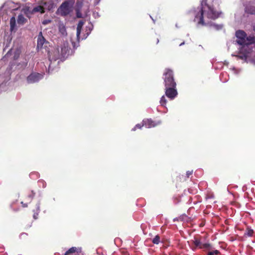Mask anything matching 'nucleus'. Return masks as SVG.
Returning a JSON list of instances; mask_svg holds the SVG:
<instances>
[{
    "label": "nucleus",
    "instance_id": "obj_1",
    "mask_svg": "<svg viewBox=\"0 0 255 255\" xmlns=\"http://www.w3.org/2000/svg\"><path fill=\"white\" fill-rule=\"evenodd\" d=\"M237 43L241 47L239 48V53L237 57L247 62L251 61L255 64V57L252 59H250L251 55H253L252 51V43L254 41V37L250 40L246 38V33L242 30H238L236 33Z\"/></svg>",
    "mask_w": 255,
    "mask_h": 255
},
{
    "label": "nucleus",
    "instance_id": "obj_2",
    "mask_svg": "<svg viewBox=\"0 0 255 255\" xmlns=\"http://www.w3.org/2000/svg\"><path fill=\"white\" fill-rule=\"evenodd\" d=\"M70 48L68 46V43H64L63 45L61 47L60 52L59 49L55 50L53 53H56L57 54L56 55L53 56L52 54L49 53L48 57L50 61H55L57 59H62L65 58L68 55Z\"/></svg>",
    "mask_w": 255,
    "mask_h": 255
},
{
    "label": "nucleus",
    "instance_id": "obj_3",
    "mask_svg": "<svg viewBox=\"0 0 255 255\" xmlns=\"http://www.w3.org/2000/svg\"><path fill=\"white\" fill-rule=\"evenodd\" d=\"M163 79L165 87L176 86L173 71L170 68H165L163 74Z\"/></svg>",
    "mask_w": 255,
    "mask_h": 255
},
{
    "label": "nucleus",
    "instance_id": "obj_4",
    "mask_svg": "<svg viewBox=\"0 0 255 255\" xmlns=\"http://www.w3.org/2000/svg\"><path fill=\"white\" fill-rule=\"evenodd\" d=\"M59 14L61 16H67L72 11V5L70 1L66 0L63 2L58 9Z\"/></svg>",
    "mask_w": 255,
    "mask_h": 255
},
{
    "label": "nucleus",
    "instance_id": "obj_5",
    "mask_svg": "<svg viewBox=\"0 0 255 255\" xmlns=\"http://www.w3.org/2000/svg\"><path fill=\"white\" fill-rule=\"evenodd\" d=\"M43 78V75L39 73L32 72L26 78L28 84H32L38 82Z\"/></svg>",
    "mask_w": 255,
    "mask_h": 255
},
{
    "label": "nucleus",
    "instance_id": "obj_6",
    "mask_svg": "<svg viewBox=\"0 0 255 255\" xmlns=\"http://www.w3.org/2000/svg\"><path fill=\"white\" fill-rule=\"evenodd\" d=\"M165 95L171 100L174 99L178 95L176 86L165 87Z\"/></svg>",
    "mask_w": 255,
    "mask_h": 255
},
{
    "label": "nucleus",
    "instance_id": "obj_7",
    "mask_svg": "<svg viewBox=\"0 0 255 255\" xmlns=\"http://www.w3.org/2000/svg\"><path fill=\"white\" fill-rule=\"evenodd\" d=\"M208 18H210L213 19H215L219 17L221 12H219L217 10L216 7L214 6H208Z\"/></svg>",
    "mask_w": 255,
    "mask_h": 255
},
{
    "label": "nucleus",
    "instance_id": "obj_8",
    "mask_svg": "<svg viewBox=\"0 0 255 255\" xmlns=\"http://www.w3.org/2000/svg\"><path fill=\"white\" fill-rule=\"evenodd\" d=\"M64 255H83V253L81 248L73 247L68 249Z\"/></svg>",
    "mask_w": 255,
    "mask_h": 255
},
{
    "label": "nucleus",
    "instance_id": "obj_9",
    "mask_svg": "<svg viewBox=\"0 0 255 255\" xmlns=\"http://www.w3.org/2000/svg\"><path fill=\"white\" fill-rule=\"evenodd\" d=\"M44 44H48V42L46 41L45 39L42 35V32H40L37 37V48L38 49H42Z\"/></svg>",
    "mask_w": 255,
    "mask_h": 255
},
{
    "label": "nucleus",
    "instance_id": "obj_10",
    "mask_svg": "<svg viewBox=\"0 0 255 255\" xmlns=\"http://www.w3.org/2000/svg\"><path fill=\"white\" fill-rule=\"evenodd\" d=\"M204 11L203 7H202L199 10V12L195 15L194 21H196L198 24L201 25H205L203 18Z\"/></svg>",
    "mask_w": 255,
    "mask_h": 255
},
{
    "label": "nucleus",
    "instance_id": "obj_11",
    "mask_svg": "<svg viewBox=\"0 0 255 255\" xmlns=\"http://www.w3.org/2000/svg\"><path fill=\"white\" fill-rule=\"evenodd\" d=\"M194 244L196 248H199L205 250H207V243L204 242L202 239H195Z\"/></svg>",
    "mask_w": 255,
    "mask_h": 255
},
{
    "label": "nucleus",
    "instance_id": "obj_12",
    "mask_svg": "<svg viewBox=\"0 0 255 255\" xmlns=\"http://www.w3.org/2000/svg\"><path fill=\"white\" fill-rule=\"evenodd\" d=\"M42 4L44 6V9H47L49 11L52 10L56 6L53 0H47L45 1H43Z\"/></svg>",
    "mask_w": 255,
    "mask_h": 255
},
{
    "label": "nucleus",
    "instance_id": "obj_13",
    "mask_svg": "<svg viewBox=\"0 0 255 255\" xmlns=\"http://www.w3.org/2000/svg\"><path fill=\"white\" fill-rule=\"evenodd\" d=\"M143 125L147 128H151L156 126L154 122L151 119H145L143 121Z\"/></svg>",
    "mask_w": 255,
    "mask_h": 255
},
{
    "label": "nucleus",
    "instance_id": "obj_14",
    "mask_svg": "<svg viewBox=\"0 0 255 255\" xmlns=\"http://www.w3.org/2000/svg\"><path fill=\"white\" fill-rule=\"evenodd\" d=\"M85 23V21L83 20H80L79 21L77 26V31H76V35L77 38L79 39L80 37V35L81 32V30L82 29L83 26L84 25Z\"/></svg>",
    "mask_w": 255,
    "mask_h": 255
},
{
    "label": "nucleus",
    "instance_id": "obj_15",
    "mask_svg": "<svg viewBox=\"0 0 255 255\" xmlns=\"http://www.w3.org/2000/svg\"><path fill=\"white\" fill-rule=\"evenodd\" d=\"M32 212H33V218L35 220L37 219L38 218V214L40 212V203L39 202H38L36 204L34 209H33L32 210Z\"/></svg>",
    "mask_w": 255,
    "mask_h": 255
},
{
    "label": "nucleus",
    "instance_id": "obj_16",
    "mask_svg": "<svg viewBox=\"0 0 255 255\" xmlns=\"http://www.w3.org/2000/svg\"><path fill=\"white\" fill-rule=\"evenodd\" d=\"M40 12L41 13H43L45 12L44 6L42 5H38L33 8L31 10V13H35Z\"/></svg>",
    "mask_w": 255,
    "mask_h": 255
},
{
    "label": "nucleus",
    "instance_id": "obj_17",
    "mask_svg": "<svg viewBox=\"0 0 255 255\" xmlns=\"http://www.w3.org/2000/svg\"><path fill=\"white\" fill-rule=\"evenodd\" d=\"M222 28V25H218L213 23H209L208 22V28L210 29L219 30Z\"/></svg>",
    "mask_w": 255,
    "mask_h": 255
},
{
    "label": "nucleus",
    "instance_id": "obj_18",
    "mask_svg": "<svg viewBox=\"0 0 255 255\" xmlns=\"http://www.w3.org/2000/svg\"><path fill=\"white\" fill-rule=\"evenodd\" d=\"M191 217H189L188 216H187L185 214H182L181 216H180L177 220L178 221H185L186 222H189L191 221Z\"/></svg>",
    "mask_w": 255,
    "mask_h": 255
},
{
    "label": "nucleus",
    "instance_id": "obj_19",
    "mask_svg": "<svg viewBox=\"0 0 255 255\" xmlns=\"http://www.w3.org/2000/svg\"><path fill=\"white\" fill-rule=\"evenodd\" d=\"M16 26V21L15 18L14 16H12L10 19V30H13Z\"/></svg>",
    "mask_w": 255,
    "mask_h": 255
},
{
    "label": "nucleus",
    "instance_id": "obj_20",
    "mask_svg": "<svg viewBox=\"0 0 255 255\" xmlns=\"http://www.w3.org/2000/svg\"><path fill=\"white\" fill-rule=\"evenodd\" d=\"M26 21V19L22 14H19L17 18V23L19 24H23Z\"/></svg>",
    "mask_w": 255,
    "mask_h": 255
},
{
    "label": "nucleus",
    "instance_id": "obj_21",
    "mask_svg": "<svg viewBox=\"0 0 255 255\" xmlns=\"http://www.w3.org/2000/svg\"><path fill=\"white\" fill-rule=\"evenodd\" d=\"M35 192L33 190H31L28 193L26 197L28 198V201L30 202L35 196Z\"/></svg>",
    "mask_w": 255,
    "mask_h": 255
},
{
    "label": "nucleus",
    "instance_id": "obj_22",
    "mask_svg": "<svg viewBox=\"0 0 255 255\" xmlns=\"http://www.w3.org/2000/svg\"><path fill=\"white\" fill-rule=\"evenodd\" d=\"M23 12L26 15V16H28L29 14H33V13H31V11L30 10L29 7L26 6L23 9Z\"/></svg>",
    "mask_w": 255,
    "mask_h": 255
},
{
    "label": "nucleus",
    "instance_id": "obj_23",
    "mask_svg": "<svg viewBox=\"0 0 255 255\" xmlns=\"http://www.w3.org/2000/svg\"><path fill=\"white\" fill-rule=\"evenodd\" d=\"M160 103L161 106L163 107H165L167 103V100H166L164 96H162V97L161 98L160 100Z\"/></svg>",
    "mask_w": 255,
    "mask_h": 255
},
{
    "label": "nucleus",
    "instance_id": "obj_24",
    "mask_svg": "<svg viewBox=\"0 0 255 255\" xmlns=\"http://www.w3.org/2000/svg\"><path fill=\"white\" fill-rule=\"evenodd\" d=\"M160 238L159 235H156L152 240V242L154 244H158L160 242Z\"/></svg>",
    "mask_w": 255,
    "mask_h": 255
},
{
    "label": "nucleus",
    "instance_id": "obj_25",
    "mask_svg": "<svg viewBox=\"0 0 255 255\" xmlns=\"http://www.w3.org/2000/svg\"><path fill=\"white\" fill-rule=\"evenodd\" d=\"M219 252L218 250L211 251L209 249V245L208 244V255H218Z\"/></svg>",
    "mask_w": 255,
    "mask_h": 255
},
{
    "label": "nucleus",
    "instance_id": "obj_26",
    "mask_svg": "<svg viewBox=\"0 0 255 255\" xmlns=\"http://www.w3.org/2000/svg\"><path fill=\"white\" fill-rule=\"evenodd\" d=\"M254 233V232L253 230L250 228H248L245 233V235L248 236V237H252Z\"/></svg>",
    "mask_w": 255,
    "mask_h": 255
},
{
    "label": "nucleus",
    "instance_id": "obj_27",
    "mask_svg": "<svg viewBox=\"0 0 255 255\" xmlns=\"http://www.w3.org/2000/svg\"><path fill=\"white\" fill-rule=\"evenodd\" d=\"M143 126H144V125H143V123L142 124H138L132 129V130L134 131L136 128L141 129Z\"/></svg>",
    "mask_w": 255,
    "mask_h": 255
},
{
    "label": "nucleus",
    "instance_id": "obj_28",
    "mask_svg": "<svg viewBox=\"0 0 255 255\" xmlns=\"http://www.w3.org/2000/svg\"><path fill=\"white\" fill-rule=\"evenodd\" d=\"M231 70H232L233 71V73L236 74L239 73L241 71V69H236L234 67H233V68H231Z\"/></svg>",
    "mask_w": 255,
    "mask_h": 255
},
{
    "label": "nucleus",
    "instance_id": "obj_29",
    "mask_svg": "<svg viewBox=\"0 0 255 255\" xmlns=\"http://www.w3.org/2000/svg\"><path fill=\"white\" fill-rule=\"evenodd\" d=\"M76 16L78 18H82V14L79 9L76 10Z\"/></svg>",
    "mask_w": 255,
    "mask_h": 255
},
{
    "label": "nucleus",
    "instance_id": "obj_30",
    "mask_svg": "<svg viewBox=\"0 0 255 255\" xmlns=\"http://www.w3.org/2000/svg\"><path fill=\"white\" fill-rule=\"evenodd\" d=\"M193 174V170L191 171H187L186 172V176L187 178H189L190 175Z\"/></svg>",
    "mask_w": 255,
    "mask_h": 255
},
{
    "label": "nucleus",
    "instance_id": "obj_31",
    "mask_svg": "<svg viewBox=\"0 0 255 255\" xmlns=\"http://www.w3.org/2000/svg\"><path fill=\"white\" fill-rule=\"evenodd\" d=\"M21 204L22 205V206H23V207H27V204H24V203H23V202H22H22H21Z\"/></svg>",
    "mask_w": 255,
    "mask_h": 255
},
{
    "label": "nucleus",
    "instance_id": "obj_32",
    "mask_svg": "<svg viewBox=\"0 0 255 255\" xmlns=\"http://www.w3.org/2000/svg\"><path fill=\"white\" fill-rule=\"evenodd\" d=\"M205 221H204V223L203 224L202 223L200 224V226H203L205 225Z\"/></svg>",
    "mask_w": 255,
    "mask_h": 255
},
{
    "label": "nucleus",
    "instance_id": "obj_33",
    "mask_svg": "<svg viewBox=\"0 0 255 255\" xmlns=\"http://www.w3.org/2000/svg\"><path fill=\"white\" fill-rule=\"evenodd\" d=\"M184 44V42H182V43H181V44H180V45H180V46H181V45H183Z\"/></svg>",
    "mask_w": 255,
    "mask_h": 255
},
{
    "label": "nucleus",
    "instance_id": "obj_34",
    "mask_svg": "<svg viewBox=\"0 0 255 255\" xmlns=\"http://www.w3.org/2000/svg\"><path fill=\"white\" fill-rule=\"evenodd\" d=\"M158 42H159V40H158V39H157L156 43H158Z\"/></svg>",
    "mask_w": 255,
    "mask_h": 255
},
{
    "label": "nucleus",
    "instance_id": "obj_35",
    "mask_svg": "<svg viewBox=\"0 0 255 255\" xmlns=\"http://www.w3.org/2000/svg\"><path fill=\"white\" fill-rule=\"evenodd\" d=\"M216 5H217V6H218V5H219V4H218V2H217L216 3Z\"/></svg>",
    "mask_w": 255,
    "mask_h": 255
},
{
    "label": "nucleus",
    "instance_id": "obj_36",
    "mask_svg": "<svg viewBox=\"0 0 255 255\" xmlns=\"http://www.w3.org/2000/svg\"><path fill=\"white\" fill-rule=\"evenodd\" d=\"M204 2V1H202V5H203V3Z\"/></svg>",
    "mask_w": 255,
    "mask_h": 255
}]
</instances>
